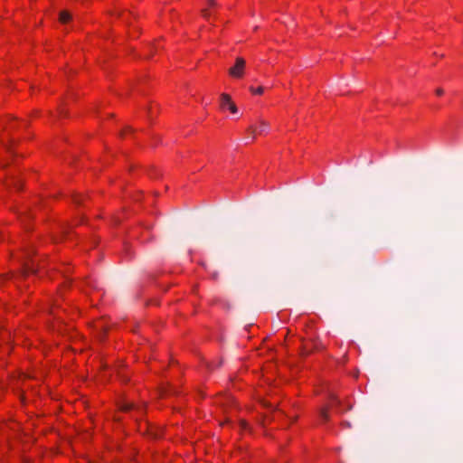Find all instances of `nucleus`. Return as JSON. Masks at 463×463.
Instances as JSON below:
<instances>
[{
    "mask_svg": "<svg viewBox=\"0 0 463 463\" xmlns=\"http://www.w3.org/2000/svg\"><path fill=\"white\" fill-rule=\"evenodd\" d=\"M245 66V60L241 57H238L236 58L235 64L229 69L228 72L230 76L236 79H241L244 74Z\"/></svg>",
    "mask_w": 463,
    "mask_h": 463,
    "instance_id": "obj_1",
    "label": "nucleus"
},
{
    "mask_svg": "<svg viewBox=\"0 0 463 463\" xmlns=\"http://www.w3.org/2000/svg\"><path fill=\"white\" fill-rule=\"evenodd\" d=\"M269 125L268 122H266L264 120H260V124H259L258 128H253L252 126H250L249 128V131L252 135V139H254L256 133L261 135V134L269 132Z\"/></svg>",
    "mask_w": 463,
    "mask_h": 463,
    "instance_id": "obj_2",
    "label": "nucleus"
},
{
    "mask_svg": "<svg viewBox=\"0 0 463 463\" xmlns=\"http://www.w3.org/2000/svg\"><path fill=\"white\" fill-rule=\"evenodd\" d=\"M231 102H232V99H231L230 95H228L226 93H222L221 95V107L222 109L228 108V105Z\"/></svg>",
    "mask_w": 463,
    "mask_h": 463,
    "instance_id": "obj_3",
    "label": "nucleus"
},
{
    "mask_svg": "<svg viewBox=\"0 0 463 463\" xmlns=\"http://www.w3.org/2000/svg\"><path fill=\"white\" fill-rule=\"evenodd\" d=\"M71 19V14L67 11H61L59 14V21L62 24H66Z\"/></svg>",
    "mask_w": 463,
    "mask_h": 463,
    "instance_id": "obj_4",
    "label": "nucleus"
},
{
    "mask_svg": "<svg viewBox=\"0 0 463 463\" xmlns=\"http://www.w3.org/2000/svg\"><path fill=\"white\" fill-rule=\"evenodd\" d=\"M133 409H137V408L132 402H124L120 406V410L123 411H131Z\"/></svg>",
    "mask_w": 463,
    "mask_h": 463,
    "instance_id": "obj_5",
    "label": "nucleus"
},
{
    "mask_svg": "<svg viewBox=\"0 0 463 463\" xmlns=\"http://www.w3.org/2000/svg\"><path fill=\"white\" fill-rule=\"evenodd\" d=\"M331 404H332V406L340 407L341 401L338 398L332 396L331 397Z\"/></svg>",
    "mask_w": 463,
    "mask_h": 463,
    "instance_id": "obj_6",
    "label": "nucleus"
},
{
    "mask_svg": "<svg viewBox=\"0 0 463 463\" xmlns=\"http://www.w3.org/2000/svg\"><path fill=\"white\" fill-rule=\"evenodd\" d=\"M250 90L253 93V94H262L263 93V90L264 89L262 87H259L257 89L253 88V87H250Z\"/></svg>",
    "mask_w": 463,
    "mask_h": 463,
    "instance_id": "obj_7",
    "label": "nucleus"
},
{
    "mask_svg": "<svg viewBox=\"0 0 463 463\" xmlns=\"http://www.w3.org/2000/svg\"><path fill=\"white\" fill-rule=\"evenodd\" d=\"M320 417H321L324 420H328L329 416H328L327 411H326V409H322V410L320 411Z\"/></svg>",
    "mask_w": 463,
    "mask_h": 463,
    "instance_id": "obj_8",
    "label": "nucleus"
},
{
    "mask_svg": "<svg viewBox=\"0 0 463 463\" xmlns=\"http://www.w3.org/2000/svg\"><path fill=\"white\" fill-rule=\"evenodd\" d=\"M228 109H230V111L232 113H237V111H238L236 105L232 101L231 103H229Z\"/></svg>",
    "mask_w": 463,
    "mask_h": 463,
    "instance_id": "obj_9",
    "label": "nucleus"
},
{
    "mask_svg": "<svg viewBox=\"0 0 463 463\" xmlns=\"http://www.w3.org/2000/svg\"><path fill=\"white\" fill-rule=\"evenodd\" d=\"M25 272L26 273H33L34 272V269L33 267H30L28 264L26 265L25 267Z\"/></svg>",
    "mask_w": 463,
    "mask_h": 463,
    "instance_id": "obj_10",
    "label": "nucleus"
},
{
    "mask_svg": "<svg viewBox=\"0 0 463 463\" xmlns=\"http://www.w3.org/2000/svg\"><path fill=\"white\" fill-rule=\"evenodd\" d=\"M202 14L205 18H208L210 16V13L206 9L202 10Z\"/></svg>",
    "mask_w": 463,
    "mask_h": 463,
    "instance_id": "obj_11",
    "label": "nucleus"
},
{
    "mask_svg": "<svg viewBox=\"0 0 463 463\" xmlns=\"http://www.w3.org/2000/svg\"><path fill=\"white\" fill-rule=\"evenodd\" d=\"M207 2H208L210 6H216L217 5L215 0H207Z\"/></svg>",
    "mask_w": 463,
    "mask_h": 463,
    "instance_id": "obj_12",
    "label": "nucleus"
},
{
    "mask_svg": "<svg viewBox=\"0 0 463 463\" xmlns=\"http://www.w3.org/2000/svg\"><path fill=\"white\" fill-rule=\"evenodd\" d=\"M343 425L346 428H351V423L349 421H344Z\"/></svg>",
    "mask_w": 463,
    "mask_h": 463,
    "instance_id": "obj_13",
    "label": "nucleus"
},
{
    "mask_svg": "<svg viewBox=\"0 0 463 463\" xmlns=\"http://www.w3.org/2000/svg\"><path fill=\"white\" fill-rule=\"evenodd\" d=\"M436 93H437L438 95H442V94H443V90H442V89H438V90H436Z\"/></svg>",
    "mask_w": 463,
    "mask_h": 463,
    "instance_id": "obj_14",
    "label": "nucleus"
},
{
    "mask_svg": "<svg viewBox=\"0 0 463 463\" xmlns=\"http://www.w3.org/2000/svg\"><path fill=\"white\" fill-rule=\"evenodd\" d=\"M74 202H75L76 203H79V204L81 203V201H80V199L79 197H76V198L74 199Z\"/></svg>",
    "mask_w": 463,
    "mask_h": 463,
    "instance_id": "obj_15",
    "label": "nucleus"
},
{
    "mask_svg": "<svg viewBox=\"0 0 463 463\" xmlns=\"http://www.w3.org/2000/svg\"><path fill=\"white\" fill-rule=\"evenodd\" d=\"M151 435H153V437H155V438H157L159 436V434L153 432L152 430H151Z\"/></svg>",
    "mask_w": 463,
    "mask_h": 463,
    "instance_id": "obj_16",
    "label": "nucleus"
},
{
    "mask_svg": "<svg viewBox=\"0 0 463 463\" xmlns=\"http://www.w3.org/2000/svg\"><path fill=\"white\" fill-rule=\"evenodd\" d=\"M265 405L268 406V407L273 408V405L270 404V403H265Z\"/></svg>",
    "mask_w": 463,
    "mask_h": 463,
    "instance_id": "obj_17",
    "label": "nucleus"
},
{
    "mask_svg": "<svg viewBox=\"0 0 463 463\" xmlns=\"http://www.w3.org/2000/svg\"><path fill=\"white\" fill-rule=\"evenodd\" d=\"M208 366H209V368H211V369L214 367V365H213V364H209Z\"/></svg>",
    "mask_w": 463,
    "mask_h": 463,
    "instance_id": "obj_18",
    "label": "nucleus"
},
{
    "mask_svg": "<svg viewBox=\"0 0 463 463\" xmlns=\"http://www.w3.org/2000/svg\"><path fill=\"white\" fill-rule=\"evenodd\" d=\"M351 409H352V405H349L346 410H351Z\"/></svg>",
    "mask_w": 463,
    "mask_h": 463,
    "instance_id": "obj_19",
    "label": "nucleus"
},
{
    "mask_svg": "<svg viewBox=\"0 0 463 463\" xmlns=\"http://www.w3.org/2000/svg\"><path fill=\"white\" fill-rule=\"evenodd\" d=\"M243 428L246 427V422H241Z\"/></svg>",
    "mask_w": 463,
    "mask_h": 463,
    "instance_id": "obj_20",
    "label": "nucleus"
}]
</instances>
